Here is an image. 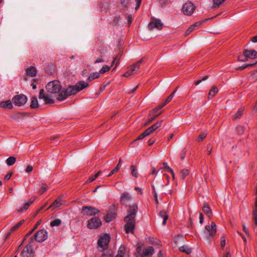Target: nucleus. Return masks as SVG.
I'll return each mask as SVG.
<instances>
[{
	"label": "nucleus",
	"mask_w": 257,
	"mask_h": 257,
	"mask_svg": "<svg viewBox=\"0 0 257 257\" xmlns=\"http://www.w3.org/2000/svg\"><path fill=\"white\" fill-rule=\"evenodd\" d=\"M26 74L27 76L31 77H35L37 73V69L34 66L28 67L26 70Z\"/></svg>",
	"instance_id": "obj_20"
},
{
	"label": "nucleus",
	"mask_w": 257,
	"mask_h": 257,
	"mask_svg": "<svg viewBox=\"0 0 257 257\" xmlns=\"http://www.w3.org/2000/svg\"><path fill=\"white\" fill-rule=\"evenodd\" d=\"M113 218V215H109L108 214L107 215V216L105 217V220L106 222H109L112 220Z\"/></svg>",
	"instance_id": "obj_54"
},
{
	"label": "nucleus",
	"mask_w": 257,
	"mask_h": 257,
	"mask_svg": "<svg viewBox=\"0 0 257 257\" xmlns=\"http://www.w3.org/2000/svg\"><path fill=\"white\" fill-rule=\"evenodd\" d=\"M163 120L157 121L156 123L152 125L151 127L147 129L144 132L146 134L147 136L152 134L157 128L160 127L161 126Z\"/></svg>",
	"instance_id": "obj_15"
},
{
	"label": "nucleus",
	"mask_w": 257,
	"mask_h": 257,
	"mask_svg": "<svg viewBox=\"0 0 257 257\" xmlns=\"http://www.w3.org/2000/svg\"><path fill=\"white\" fill-rule=\"evenodd\" d=\"M100 212L98 209L92 207L84 206L82 207L81 213L86 216H92L97 214Z\"/></svg>",
	"instance_id": "obj_6"
},
{
	"label": "nucleus",
	"mask_w": 257,
	"mask_h": 257,
	"mask_svg": "<svg viewBox=\"0 0 257 257\" xmlns=\"http://www.w3.org/2000/svg\"><path fill=\"white\" fill-rule=\"evenodd\" d=\"M253 217H257V208L253 210Z\"/></svg>",
	"instance_id": "obj_64"
},
{
	"label": "nucleus",
	"mask_w": 257,
	"mask_h": 257,
	"mask_svg": "<svg viewBox=\"0 0 257 257\" xmlns=\"http://www.w3.org/2000/svg\"><path fill=\"white\" fill-rule=\"evenodd\" d=\"M186 150L185 149H183L180 153V158L181 160H183L185 157Z\"/></svg>",
	"instance_id": "obj_50"
},
{
	"label": "nucleus",
	"mask_w": 257,
	"mask_h": 257,
	"mask_svg": "<svg viewBox=\"0 0 257 257\" xmlns=\"http://www.w3.org/2000/svg\"><path fill=\"white\" fill-rule=\"evenodd\" d=\"M22 257H33L34 252L31 245H27L25 246L21 252Z\"/></svg>",
	"instance_id": "obj_13"
},
{
	"label": "nucleus",
	"mask_w": 257,
	"mask_h": 257,
	"mask_svg": "<svg viewBox=\"0 0 257 257\" xmlns=\"http://www.w3.org/2000/svg\"><path fill=\"white\" fill-rule=\"evenodd\" d=\"M16 161V158L15 157L11 156L8 158L6 160V163L8 166H11L13 165Z\"/></svg>",
	"instance_id": "obj_31"
},
{
	"label": "nucleus",
	"mask_w": 257,
	"mask_h": 257,
	"mask_svg": "<svg viewBox=\"0 0 257 257\" xmlns=\"http://www.w3.org/2000/svg\"><path fill=\"white\" fill-rule=\"evenodd\" d=\"M48 189V186L45 184H42L41 188L39 191V193L41 195L43 194Z\"/></svg>",
	"instance_id": "obj_43"
},
{
	"label": "nucleus",
	"mask_w": 257,
	"mask_h": 257,
	"mask_svg": "<svg viewBox=\"0 0 257 257\" xmlns=\"http://www.w3.org/2000/svg\"><path fill=\"white\" fill-rule=\"evenodd\" d=\"M30 106L32 108H36L39 107V103L37 97L33 96L32 97Z\"/></svg>",
	"instance_id": "obj_28"
},
{
	"label": "nucleus",
	"mask_w": 257,
	"mask_h": 257,
	"mask_svg": "<svg viewBox=\"0 0 257 257\" xmlns=\"http://www.w3.org/2000/svg\"><path fill=\"white\" fill-rule=\"evenodd\" d=\"M244 53H245L248 59H252L257 57V52L253 50L245 49L244 50Z\"/></svg>",
	"instance_id": "obj_18"
},
{
	"label": "nucleus",
	"mask_w": 257,
	"mask_h": 257,
	"mask_svg": "<svg viewBox=\"0 0 257 257\" xmlns=\"http://www.w3.org/2000/svg\"><path fill=\"white\" fill-rule=\"evenodd\" d=\"M143 62V59H141L136 63L133 64L128 67V70L123 74L124 77H129L132 75L136 74L140 68L141 64Z\"/></svg>",
	"instance_id": "obj_5"
},
{
	"label": "nucleus",
	"mask_w": 257,
	"mask_h": 257,
	"mask_svg": "<svg viewBox=\"0 0 257 257\" xmlns=\"http://www.w3.org/2000/svg\"><path fill=\"white\" fill-rule=\"evenodd\" d=\"M175 93V91H174L166 99V101L164 102L163 104V105L164 106L165 105H166L168 103H169L170 101L172 100L173 99L174 94Z\"/></svg>",
	"instance_id": "obj_40"
},
{
	"label": "nucleus",
	"mask_w": 257,
	"mask_h": 257,
	"mask_svg": "<svg viewBox=\"0 0 257 257\" xmlns=\"http://www.w3.org/2000/svg\"><path fill=\"white\" fill-rule=\"evenodd\" d=\"M203 211L209 217L212 216V212L211 209L208 206L204 205L202 208Z\"/></svg>",
	"instance_id": "obj_32"
},
{
	"label": "nucleus",
	"mask_w": 257,
	"mask_h": 257,
	"mask_svg": "<svg viewBox=\"0 0 257 257\" xmlns=\"http://www.w3.org/2000/svg\"><path fill=\"white\" fill-rule=\"evenodd\" d=\"M212 147L210 146H208L207 147L206 151L208 155H210L211 153Z\"/></svg>",
	"instance_id": "obj_59"
},
{
	"label": "nucleus",
	"mask_w": 257,
	"mask_h": 257,
	"mask_svg": "<svg viewBox=\"0 0 257 257\" xmlns=\"http://www.w3.org/2000/svg\"><path fill=\"white\" fill-rule=\"evenodd\" d=\"M189 174V171L187 169H183L181 172V178L182 179L185 178Z\"/></svg>",
	"instance_id": "obj_46"
},
{
	"label": "nucleus",
	"mask_w": 257,
	"mask_h": 257,
	"mask_svg": "<svg viewBox=\"0 0 257 257\" xmlns=\"http://www.w3.org/2000/svg\"><path fill=\"white\" fill-rule=\"evenodd\" d=\"M46 89L48 92L50 93L56 94L57 93H61L63 90H60L62 89V86L60 82L58 80H54L49 82L46 86Z\"/></svg>",
	"instance_id": "obj_3"
},
{
	"label": "nucleus",
	"mask_w": 257,
	"mask_h": 257,
	"mask_svg": "<svg viewBox=\"0 0 257 257\" xmlns=\"http://www.w3.org/2000/svg\"><path fill=\"white\" fill-rule=\"evenodd\" d=\"M12 175H13L12 172L9 173L5 176V179L7 180H9L12 177Z\"/></svg>",
	"instance_id": "obj_57"
},
{
	"label": "nucleus",
	"mask_w": 257,
	"mask_h": 257,
	"mask_svg": "<svg viewBox=\"0 0 257 257\" xmlns=\"http://www.w3.org/2000/svg\"><path fill=\"white\" fill-rule=\"evenodd\" d=\"M237 133L239 135H242L244 133V128L242 126H238L236 128Z\"/></svg>",
	"instance_id": "obj_48"
},
{
	"label": "nucleus",
	"mask_w": 257,
	"mask_h": 257,
	"mask_svg": "<svg viewBox=\"0 0 257 257\" xmlns=\"http://www.w3.org/2000/svg\"><path fill=\"white\" fill-rule=\"evenodd\" d=\"M163 107H164V106L163 105V104H162V105H160L159 106H158V107L154 108L153 110H152L150 112V115H151L152 114H157V112L158 110H159L160 109L163 108Z\"/></svg>",
	"instance_id": "obj_47"
},
{
	"label": "nucleus",
	"mask_w": 257,
	"mask_h": 257,
	"mask_svg": "<svg viewBox=\"0 0 257 257\" xmlns=\"http://www.w3.org/2000/svg\"><path fill=\"white\" fill-rule=\"evenodd\" d=\"M152 188H153V192H154V199L156 203L157 204H158L159 201H158V195H157V193L156 192V191L155 187L154 185H152Z\"/></svg>",
	"instance_id": "obj_49"
},
{
	"label": "nucleus",
	"mask_w": 257,
	"mask_h": 257,
	"mask_svg": "<svg viewBox=\"0 0 257 257\" xmlns=\"http://www.w3.org/2000/svg\"><path fill=\"white\" fill-rule=\"evenodd\" d=\"M199 222L202 224L203 222V215L202 213H199Z\"/></svg>",
	"instance_id": "obj_60"
},
{
	"label": "nucleus",
	"mask_w": 257,
	"mask_h": 257,
	"mask_svg": "<svg viewBox=\"0 0 257 257\" xmlns=\"http://www.w3.org/2000/svg\"><path fill=\"white\" fill-rule=\"evenodd\" d=\"M135 1H136V7H135V9L137 10L140 7V6L141 2H142V0H135Z\"/></svg>",
	"instance_id": "obj_58"
},
{
	"label": "nucleus",
	"mask_w": 257,
	"mask_h": 257,
	"mask_svg": "<svg viewBox=\"0 0 257 257\" xmlns=\"http://www.w3.org/2000/svg\"><path fill=\"white\" fill-rule=\"evenodd\" d=\"M24 220H22L19 222L17 223L15 226H13L11 229V231H13L19 228L21 225L24 222Z\"/></svg>",
	"instance_id": "obj_42"
},
{
	"label": "nucleus",
	"mask_w": 257,
	"mask_h": 257,
	"mask_svg": "<svg viewBox=\"0 0 257 257\" xmlns=\"http://www.w3.org/2000/svg\"><path fill=\"white\" fill-rule=\"evenodd\" d=\"M125 253V248L124 246L121 245L119 248L118 253L115 257H123Z\"/></svg>",
	"instance_id": "obj_29"
},
{
	"label": "nucleus",
	"mask_w": 257,
	"mask_h": 257,
	"mask_svg": "<svg viewBox=\"0 0 257 257\" xmlns=\"http://www.w3.org/2000/svg\"><path fill=\"white\" fill-rule=\"evenodd\" d=\"M88 84L83 81H79L75 86H69L67 89H64L57 96V99L59 101L65 100L68 96L74 95L77 92L87 88Z\"/></svg>",
	"instance_id": "obj_2"
},
{
	"label": "nucleus",
	"mask_w": 257,
	"mask_h": 257,
	"mask_svg": "<svg viewBox=\"0 0 257 257\" xmlns=\"http://www.w3.org/2000/svg\"><path fill=\"white\" fill-rule=\"evenodd\" d=\"M121 166V164L118 163L116 166L111 171V174H114L117 172L119 170Z\"/></svg>",
	"instance_id": "obj_51"
},
{
	"label": "nucleus",
	"mask_w": 257,
	"mask_h": 257,
	"mask_svg": "<svg viewBox=\"0 0 257 257\" xmlns=\"http://www.w3.org/2000/svg\"><path fill=\"white\" fill-rule=\"evenodd\" d=\"M104 61V59L102 58H98L97 59H96L95 61H94V63H100V62H103Z\"/></svg>",
	"instance_id": "obj_61"
},
{
	"label": "nucleus",
	"mask_w": 257,
	"mask_h": 257,
	"mask_svg": "<svg viewBox=\"0 0 257 257\" xmlns=\"http://www.w3.org/2000/svg\"><path fill=\"white\" fill-rule=\"evenodd\" d=\"M154 253V249L152 246L145 248L141 254V257H150Z\"/></svg>",
	"instance_id": "obj_16"
},
{
	"label": "nucleus",
	"mask_w": 257,
	"mask_h": 257,
	"mask_svg": "<svg viewBox=\"0 0 257 257\" xmlns=\"http://www.w3.org/2000/svg\"><path fill=\"white\" fill-rule=\"evenodd\" d=\"M162 113V112L159 113L158 114H152L151 115H150L149 114V118H148V120H147V124H148V123H151V122H152L157 117H158L161 113Z\"/></svg>",
	"instance_id": "obj_35"
},
{
	"label": "nucleus",
	"mask_w": 257,
	"mask_h": 257,
	"mask_svg": "<svg viewBox=\"0 0 257 257\" xmlns=\"http://www.w3.org/2000/svg\"><path fill=\"white\" fill-rule=\"evenodd\" d=\"M206 136V134L205 133H202L200 134L198 138V141L200 142L202 141Z\"/></svg>",
	"instance_id": "obj_52"
},
{
	"label": "nucleus",
	"mask_w": 257,
	"mask_h": 257,
	"mask_svg": "<svg viewBox=\"0 0 257 257\" xmlns=\"http://www.w3.org/2000/svg\"><path fill=\"white\" fill-rule=\"evenodd\" d=\"M102 222L99 218L97 217H92L88 221L87 227L89 229H96L100 227Z\"/></svg>",
	"instance_id": "obj_9"
},
{
	"label": "nucleus",
	"mask_w": 257,
	"mask_h": 257,
	"mask_svg": "<svg viewBox=\"0 0 257 257\" xmlns=\"http://www.w3.org/2000/svg\"><path fill=\"white\" fill-rule=\"evenodd\" d=\"M100 173L101 172L99 171L97 172L96 174H95L94 176L89 177L87 181V182H91L93 181L99 175Z\"/></svg>",
	"instance_id": "obj_45"
},
{
	"label": "nucleus",
	"mask_w": 257,
	"mask_h": 257,
	"mask_svg": "<svg viewBox=\"0 0 257 257\" xmlns=\"http://www.w3.org/2000/svg\"><path fill=\"white\" fill-rule=\"evenodd\" d=\"M218 91V88L216 86H213L209 92L208 96V99H210L213 97L217 94Z\"/></svg>",
	"instance_id": "obj_25"
},
{
	"label": "nucleus",
	"mask_w": 257,
	"mask_h": 257,
	"mask_svg": "<svg viewBox=\"0 0 257 257\" xmlns=\"http://www.w3.org/2000/svg\"><path fill=\"white\" fill-rule=\"evenodd\" d=\"M110 236L108 234H104L101 236L98 240V249L103 250L107 248L110 241Z\"/></svg>",
	"instance_id": "obj_4"
},
{
	"label": "nucleus",
	"mask_w": 257,
	"mask_h": 257,
	"mask_svg": "<svg viewBox=\"0 0 257 257\" xmlns=\"http://www.w3.org/2000/svg\"><path fill=\"white\" fill-rule=\"evenodd\" d=\"M205 22V21H199L198 22H196L193 24H192L186 31L185 33V35L187 36L191 32H192L193 30L195 29V28L196 27H198L200 25H201L202 23H203Z\"/></svg>",
	"instance_id": "obj_23"
},
{
	"label": "nucleus",
	"mask_w": 257,
	"mask_h": 257,
	"mask_svg": "<svg viewBox=\"0 0 257 257\" xmlns=\"http://www.w3.org/2000/svg\"><path fill=\"white\" fill-rule=\"evenodd\" d=\"M138 209L137 204H134L130 206L127 209V215L124 218V221L125 222L124 228L126 233H134L136 225L135 217Z\"/></svg>",
	"instance_id": "obj_1"
},
{
	"label": "nucleus",
	"mask_w": 257,
	"mask_h": 257,
	"mask_svg": "<svg viewBox=\"0 0 257 257\" xmlns=\"http://www.w3.org/2000/svg\"><path fill=\"white\" fill-rule=\"evenodd\" d=\"M159 216L163 219L162 224L165 225L168 217L166 211L165 210L161 211L159 213Z\"/></svg>",
	"instance_id": "obj_27"
},
{
	"label": "nucleus",
	"mask_w": 257,
	"mask_h": 257,
	"mask_svg": "<svg viewBox=\"0 0 257 257\" xmlns=\"http://www.w3.org/2000/svg\"><path fill=\"white\" fill-rule=\"evenodd\" d=\"M34 201V199H30L29 201L24 202L23 205L17 209L18 212H23L26 211L29 207V206L33 203Z\"/></svg>",
	"instance_id": "obj_19"
},
{
	"label": "nucleus",
	"mask_w": 257,
	"mask_h": 257,
	"mask_svg": "<svg viewBox=\"0 0 257 257\" xmlns=\"http://www.w3.org/2000/svg\"><path fill=\"white\" fill-rule=\"evenodd\" d=\"M205 229L211 236H213L216 233V225L214 222H212L210 225L205 226Z\"/></svg>",
	"instance_id": "obj_17"
},
{
	"label": "nucleus",
	"mask_w": 257,
	"mask_h": 257,
	"mask_svg": "<svg viewBox=\"0 0 257 257\" xmlns=\"http://www.w3.org/2000/svg\"><path fill=\"white\" fill-rule=\"evenodd\" d=\"M243 111V109L242 108H239L237 112L233 115V119L234 120L239 119L242 114Z\"/></svg>",
	"instance_id": "obj_34"
},
{
	"label": "nucleus",
	"mask_w": 257,
	"mask_h": 257,
	"mask_svg": "<svg viewBox=\"0 0 257 257\" xmlns=\"http://www.w3.org/2000/svg\"><path fill=\"white\" fill-rule=\"evenodd\" d=\"M100 73L99 72H94L90 75V76L88 77L87 79V82H90L91 80L97 78L99 77Z\"/></svg>",
	"instance_id": "obj_33"
},
{
	"label": "nucleus",
	"mask_w": 257,
	"mask_h": 257,
	"mask_svg": "<svg viewBox=\"0 0 257 257\" xmlns=\"http://www.w3.org/2000/svg\"><path fill=\"white\" fill-rule=\"evenodd\" d=\"M162 26L163 23L160 19L152 18L151 21L149 24V29L150 30L154 29L161 30L162 28Z\"/></svg>",
	"instance_id": "obj_10"
},
{
	"label": "nucleus",
	"mask_w": 257,
	"mask_h": 257,
	"mask_svg": "<svg viewBox=\"0 0 257 257\" xmlns=\"http://www.w3.org/2000/svg\"><path fill=\"white\" fill-rule=\"evenodd\" d=\"M33 167L32 166H28L26 169V172L27 173H30L33 171Z\"/></svg>",
	"instance_id": "obj_55"
},
{
	"label": "nucleus",
	"mask_w": 257,
	"mask_h": 257,
	"mask_svg": "<svg viewBox=\"0 0 257 257\" xmlns=\"http://www.w3.org/2000/svg\"><path fill=\"white\" fill-rule=\"evenodd\" d=\"M163 166H164L165 167V170H166V171L167 172H169V169H171L170 167H169L168 165H167V163H163Z\"/></svg>",
	"instance_id": "obj_62"
},
{
	"label": "nucleus",
	"mask_w": 257,
	"mask_h": 257,
	"mask_svg": "<svg viewBox=\"0 0 257 257\" xmlns=\"http://www.w3.org/2000/svg\"><path fill=\"white\" fill-rule=\"evenodd\" d=\"M121 55L120 54H118L113 59L115 60V61L117 60H119L121 58Z\"/></svg>",
	"instance_id": "obj_63"
},
{
	"label": "nucleus",
	"mask_w": 257,
	"mask_h": 257,
	"mask_svg": "<svg viewBox=\"0 0 257 257\" xmlns=\"http://www.w3.org/2000/svg\"><path fill=\"white\" fill-rule=\"evenodd\" d=\"M12 101L15 105L21 106L24 105L26 103L27 98L24 94L17 95L13 98Z\"/></svg>",
	"instance_id": "obj_7"
},
{
	"label": "nucleus",
	"mask_w": 257,
	"mask_h": 257,
	"mask_svg": "<svg viewBox=\"0 0 257 257\" xmlns=\"http://www.w3.org/2000/svg\"><path fill=\"white\" fill-rule=\"evenodd\" d=\"M132 197L127 192L122 193L120 198V203L121 204L127 206L131 201Z\"/></svg>",
	"instance_id": "obj_12"
},
{
	"label": "nucleus",
	"mask_w": 257,
	"mask_h": 257,
	"mask_svg": "<svg viewBox=\"0 0 257 257\" xmlns=\"http://www.w3.org/2000/svg\"><path fill=\"white\" fill-rule=\"evenodd\" d=\"M131 169L132 171V172H131L132 175L136 178L138 177V171H137V169L136 166H135L134 165L131 166Z\"/></svg>",
	"instance_id": "obj_36"
},
{
	"label": "nucleus",
	"mask_w": 257,
	"mask_h": 257,
	"mask_svg": "<svg viewBox=\"0 0 257 257\" xmlns=\"http://www.w3.org/2000/svg\"><path fill=\"white\" fill-rule=\"evenodd\" d=\"M195 10V7L192 3H186L183 6L182 11L184 15L190 16Z\"/></svg>",
	"instance_id": "obj_11"
},
{
	"label": "nucleus",
	"mask_w": 257,
	"mask_h": 257,
	"mask_svg": "<svg viewBox=\"0 0 257 257\" xmlns=\"http://www.w3.org/2000/svg\"><path fill=\"white\" fill-rule=\"evenodd\" d=\"M179 250L189 254L191 253V249L187 245H183L179 247Z\"/></svg>",
	"instance_id": "obj_30"
},
{
	"label": "nucleus",
	"mask_w": 257,
	"mask_h": 257,
	"mask_svg": "<svg viewBox=\"0 0 257 257\" xmlns=\"http://www.w3.org/2000/svg\"><path fill=\"white\" fill-rule=\"evenodd\" d=\"M146 137H147L146 134H145V132H144L141 135H140L139 136V137L137 138V139L136 141L139 140H142V139L145 138Z\"/></svg>",
	"instance_id": "obj_56"
},
{
	"label": "nucleus",
	"mask_w": 257,
	"mask_h": 257,
	"mask_svg": "<svg viewBox=\"0 0 257 257\" xmlns=\"http://www.w3.org/2000/svg\"><path fill=\"white\" fill-rule=\"evenodd\" d=\"M62 205L61 198L60 197L56 199L54 202L48 208H52V210L59 208Z\"/></svg>",
	"instance_id": "obj_24"
},
{
	"label": "nucleus",
	"mask_w": 257,
	"mask_h": 257,
	"mask_svg": "<svg viewBox=\"0 0 257 257\" xmlns=\"http://www.w3.org/2000/svg\"><path fill=\"white\" fill-rule=\"evenodd\" d=\"M238 61L242 62H245L247 61L248 59L247 57H246L245 53H244V51L243 52V54L242 55H240L238 56Z\"/></svg>",
	"instance_id": "obj_44"
},
{
	"label": "nucleus",
	"mask_w": 257,
	"mask_h": 257,
	"mask_svg": "<svg viewBox=\"0 0 257 257\" xmlns=\"http://www.w3.org/2000/svg\"><path fill=\"white\" fill-rule=\"evenodd\" d=\"M110 69V66H108L107 65H104L99 70V73H100V74H103V73L109 71Z\"/></svg>",
	"instance_id": "obj_41"
},
{
	"label": "nucleus",
	"mask_w": 257,
	"mask_h": 257,
	"mask_svg": "<svg viewBox=\"0 0 257 257\" xmlns=\"http://www.w3.org/2000/svg\"><path fill=\"white\" fill-rule=\"evenodd\" d=\"M120 5L122 8H126L130 4V0H120Z\"/></svg>",
	"instance_id": "obj_38"
},
{
	"label": "nucleus",
	"mask_w": 257,
	"mask_h": 257,
	"mask_svg": "<svg viewBox=\"0 0 257 257\" xmlns=\"http://www.w3.org/2000/svg\"><path fill=\"white\" fill-rule=\"evenodd\" d=\"M225 245V239L224 236H222L221 237V241H220V246L222 248H224Z\"/></svg>",
	"instance_id": "obj_53"
},
{
	"label": "nucleus",
	"mask_w": 257,
	"mask_h": 257,
	"mask_svg": "<svg viewBox=\"0 0 257 257\" xmlns=\"http://www.w3.org/2000/svg\"><path fill=\"white\" fill-rule=\"evenodd\" d=\"M98 6L101 13H107L109 11V5L107 2L100 3Z\"/></svg>",
	"instance_id": "obj_22"
},
{
	"label": "nucleus",
	"mask_w": 257,
	"mask_h": 257,
	"mask_svg": "<svg viewBox=\"0 0 257 257\" xmlns=\"http://www.w3.org/2000/svg\"><path fill=\"white\" fill-rule=\"evenodd\" d=\"M40 99H43L46 104L53 103L54 102V100L52 99L48 95H46L44 93V89H42L40 91L39 96Z\"/></svg>",
	"instance_id": "obj_14"
},
{
	"label": "nucleus",
	"mask_w": 257,
	"mask_h": 257,
	"mask_svg": "<svg viewBox=\"0 0 257 257\" xmlns=\"http://www.w3.org/2000/svg\"><path fill=\"white\" fill-rule=\"evenodd\" d=\"M256 63H257V61H256L254 63H250V64H247L243 65H242L241 66L238 67L236 68V70L241 71V70H242L247 68L249 66H253V65L256 64Z\"/></svg>",
	"instance_id": "obj_37"
},
{
	"label": "nucleus",
	"mask_w": 257,
	"mask_h": 257,
	"mask_svg": "<svg viewBox=\"0 0 257 257\" xmlns=\"http://www.w3.org/2000/svg\"><path fill=\"white\" fill-rule=\"evenodd\" d=\"M35 239L38 242H42L48 238V232L44 229L37 231L34 235Z\"/></svg>",
	"instance_id": "obj_8"
},
{
	"label": "nucleus",
	"mask_w": 257,
	"mask_h": 257,
	"mask_svg": "<svg viewBox=\"0 0 257 257\" xmlns=\"http://www.w3.org/2000/svg\"><path fill=\"white\" fill-rule=\"evenodd\" d=\"M61 223V220L60 219H56L52 221L50 223V225L51 226H58Z\"/></svg>",
	"instance_id": "obj_39"
},
{
	"label": "nucleus",
	"mask_w": 257,
	"mask_h": 257,
	"mask_svg": "<svg viewBox=\"0 0 257 257\" xmlns=\"http://www.w3.org/2000/svg\"><path fill=\"white\" fill-rule=\"evenodd\" d=\"M0 107L4 109H12L13 104L11 100H8L0 103Z\"/></svg>",
	"instance_id": "obj_21"
},
{
	"label": "nucleus",
	"mask_w": 257,
	"mask_h": 257,
	"mask_svg": "<svg viewBox=\"0 0 257 257\" xmlns=\"http://www.w3.org/2000/svg\"><path fill=\"white\" fill-rule=\"evenodd\" d=\"M225 0H212V8L215 9L219 8Z\"/></svg>",
	"instance_id": "obj_26"
}]
</instances>
